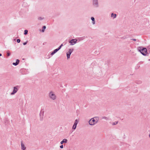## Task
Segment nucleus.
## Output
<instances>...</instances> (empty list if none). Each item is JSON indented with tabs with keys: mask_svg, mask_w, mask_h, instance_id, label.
<instances>
[{
	"mask_svg": "<svg viewBox=\"0 0 150 150\" xmlns=\"http://www.w3.org/2000/svg\"><path fill=\"white\" fill-rule=\"evenodd\" d=\"M138 50L144 56L146 55L147 52L146 48H143L142 47H139L138 48Z\"/></svg>",
	"mask_w": 150,
	"mask_h": 150,
	"instance_id": "obj_1",
	"label": "nucleus"
},
{
	"mask_svg": "<svg viewBox=\"0 0 150 150\" xmlns=\"http://www.w3.org/2000/svg\"><path fill=\"white\" fill-rule=\"evenodd\" d=\"M48 96L49 98L52 100H55L57 98V96L52 91H51L49 92Z\"/></svg>",
	"mask_w": 150,
	"mask_h": 150,
	"instance_id": "obj_2",
	"label": "nucleus"
},
{
	"mask_svg": "<svg viewBox=\"0 0 150 150\" xmlns=\"http://www.w3.org/2000/svg\"><path fill=\"white\" fill-rule=\"evenodd\" d=\"M44 112V110L43 109H42L40 111V120L41 121H42L43 119Z\"/></svg>",
	"mask_w": 150,
	"mask_h": 150,
	"instance_id": "obj_3",
	"label": "nucleus"
},
{
	"mask_svg": "<svg viewBox=\"0 0 150 150\" xmlns=\"http://www.w3.org/2000/svg\"><path fill=\"white\" fill-rule=\"evenodd\" d=\"M73 49H70L69 50V51L67 53V56L68 59L70 58V55L73 52Z\"/></svg>",
	"mask_w": 150,
	"mask_h": 150,
	"instance_id": "obj_4",
	"label": "nucleus"
},
{
	"mask_svg": "<svg viewBox=\"0 0 150 150\" xmlns=\"http://www.w3.org/2000/svg\"><path fill=\"white\" fill-rule=\"evenodd\" d=\"M89 123L90 125H93L95 124H96L95 121V118H92L89 121Z\"/></svg>",
	"mask_w": 150,
	"mask_h": 150,
	"instance_id": "obj_5",
	"label": "nucleus"
},
{
	"mask_svg": "<svg viewBox=\"0 0 150 150\" xmlns=\"http://www.w3.org/2000/svg\"><path fill=\"white\" fill-rule=\"evenodd\" d=\"M93 4L94 7H98V0H93Z\"/></svg>",
	"mask_w": 150,
	"mask_h": 150,
	"instance_id": "obj_6",
	"label": "nucleus"
},
{
	"mask_svg": "<svg viewBox=\"0 0 150 150\" xmlns=\"http://www.w3.org/2000/svg\"><path fill=\"white\" fill-rule=\"evenodd\" d=\"M18 88L19 87L18 86H16V87H14L13 91L11 93V95H13L16 93L18 90Z\"/></svg>",
	"mask_w": 150,
	"mask_h": 150,
	"instance_id": "obj_7",
	"label": "nucleus"
},
{
	"mask_svg": "<svg viewBox=\"0 0 150 150\" xmlns=\"http://www.w3.org/2000/svg\"><path fill=\"white\" fill-rule=\"evenodd\" d=\"M77 40L76 39H72L69 41V42L71 43V45H73L76 43Z\"/></svg>",
	"mask_w": 150,
	"mask_h": 150,
	"instance_id": "obj_8",
	"label": "nucleus"
},
{
	"mask_svg": "<svg viewBox=\"0 0 150 150\" xmlns=\"http://www.w3.org/2000/svg\"><path fill=\"white\" fill-rule=\"evenodd\" d=\"M59 50L58 49V48L54 50L53 52H52L51 53V55H54L55 53H56Z\"/></svg>",
	"mask_w": 150,
	"mask_h": 150,
	"instance_id": "obj_9",
	"label": "nucleus"
},
{
	"mask_svg": "<svg viewBox=\"0 0 150 150\" xmlns=\"http://www.w3.org/2000/svg\"><path fill=\"white\" fill-rule=\"evenodd\" d=\"M21 149L23 150H25L26 149V147L22 142H21Z\"/></svg>",
	"mask_w": 150,
	"mask_h": 150,
	"instance_id": "obj_10",
	"label": "nucleus"
},
{
	"mask_svg": "<svg viewBox=\"0 0 150 150\" xmlns=\"http://www.w3.org/2000/svg\"><path fill=\"white\" fill-rule=\"evenodd\" d=\"M67 140L66 139H64L60 143L61 144H62L64 143H66L67 142Z\"/></svg>",
	"mask_w": 150,
	"mask_h": 150,
	"instance_id": "obj_11",
	"label": "nucleus"
},
{
	"mask_svg": "<svg viewBox=\"0 0 150 150\" xmlns=\"http://www.w3.org/2000/svg\"><path fill=\"white\" fill-rule=\"evenodd\" d=\"M19 60L18 59H17L16 60V62L13 63V65L15 66H16L19 64Z\"/></svg>",
	"mask_w": 150,
	"mask_h": 150,
	"instance_id": "obj_12",
	"label": "nucleus"
},
{
	"mask_svg": "<svg viewBox=\"0 0 150 150\" xmlns=\"http://www.w3.org/2000/svg\"><path fill=\"white\" fill-rule=\"evenodd\" d=\"M111 17H113L114 18H116V14H114L113 13H112L111 14Z\"/></svg>",
	"mask_w": 150,
	"mask_h": 150,
	"instance_id": "obj_13",
	"label": "nucleus"
},
{
	"mask_svg": "<svg viewBox=\"0 0 150 150\" xmlns=\"http://www.w3.org/2000/svg\"><path fill=\"white\" fill-rule=\"evenodd\" d=\"M93 118H95V121L96 122V123H97L98 120V117H95Z\"/></svg>",
	"mask_w": 150,
	"mask_h": 150,
	"instance_id": "obj_14",
	"label": "nucleus"
},
{
	"mask_svg": "<svg viewBox=\"0 0 150 150\" xmlns=\"http://www.w3.org/2000/svg\"><path fill=\"white\" fill-rule=\"evenodd\" d=\"M79 122V120L78 119H76L75 121L74 125H77L78 122Z\"/></svg>",
	"mask_w": 150,
	"mask_h": 150,
	"instance_id": "obj_15",
	"label": "nucleus"
},
{
	"mask_svg": "<svg viewBox=\"0 0 150 150\" xmlns=\"http://www.w3.org/2000/svg\"><path fill=\"white\" fill-rule=\"evenodd\" d=\"M91 20L93 21V23L94 24L95 23V18L94 17H92L91 18Z\"/></svg>",
	"mask_w": 150,
	"mask_h": 150,
	"instance_id": "obj_16",
	"label": "nucleus"
},
{
	"mask_svg": "<svg viewBox=\"0 0 150 150\" xmlns=\"http://www.w3.org/2000/svg\"><path fill=\"white\" fill-rule=\"evenodd\" d=\"M118 123V121H115L112 123V125H117Z\"/></svg>",
	"mask_w": 150,
	"mask_h": 150,
	"instance_id": "obj_17",
	"label": "nucleus"
},
{
	"mask_svg": "<svg viewBox=\"0 0 150 150\" xmlns=\"http://www.w3.org/2000/svg\"><path fill=\"white\" fill-rule=\"evenodd\" d=\"M76 126L77 125L74 124L72 127V129H75L76 128Z\"/></svg>",
	"mask_w": 150,
	"mask_h": 150,
	"instance_id": "obj_18",
	"label": "nucleus"
},
{
	"mask_svg": "<svg viewBox=\"0 0 150 150\" xmlns=\"http://www.w3.org/2000/svg\"><path fill=\"white\" fill-rule=\"evenodd\" d=\"M102 119L106 120H108L109 119V118H108V117H106L105 116L103 117H102Z\"/></svg>",
	"mask_w": 150,
	"mask_h": 150,
	"instance_id": "obj_19",
	"label": "nucleus"
},
{
	"mask_svg": "<svg viewBox=\"0 0 150 150\" xmlns=\"http://www.w3.org/2000/svg\"><path fill=\"white\" fill-rule=\"evenodd\" d=\"M28 30H25L24 31V34L25 35H26L28 34Z\"/></svg>",
	"mask_w": 150,
	"mask_h": 150,
	"instance_id": "obj_20",
	"label": "nucleus"
},
{
	"mask_svg": "<svg viewBox=\"0 0 150 150\" xmlns=\"http://www.w3.org/2000/svg\"><path fill=\"white\" fill-rule=\"evenodd\" d=\"M46 28V27L45 26H44L43 27V29L42 30V32H43L44 31V29H45Z\"/></svg>",
	"mask_w": 150,
	"mask_h": 150,
	"instance_id": "obj_21",
	"label": "nucleus"
},
{
	"mask_svg": "<svg viewBox=\"0 0 150 150\" xmlns=\"http://www.w3.org/2000/svg\"><path fill=\"white\" fill-rule=\"evenodd\" d=\"M63 46V44H62L59 47H58V49L60 50L61 48V47Z\"/></svg>",
	"mask_w": 150,
	"mask_h": 150,
	"instance_id": "obj_22",
	"label": "nucleus"
},
{
	"mask_svg": "<svg viewBox=\"0 0 150 150\" xmlns=\"http://www.w3.org/2000/svg\"><path fill=\"white\" fill-rule=\"evenodd\" d=\"M38 19L39 20H42L43 19V18H42V17H39L38 18Z\"/></svg>",
	"mask_w": 150,
	"mask_h": 150,
	"instance_id": "obj_23",
	"label": "nucleus"
},
{
	"mask_svg": "<svg viewBox=\"0 0 150 150\" xmlns=\"http://www.w3.org/2000/svg\"><path fill=\"white\" fill-rule=\"evenodd\" d=\"M20 41H21V40H20V39H18L17 40V41L18 43L20 42Z\"/></svg>",
	"mask_w": 150,
	"mask_h": 150,
	"instance_id": "obj_24",
	"label": "nucleus"
},
{
	"mask_svg": "<svg viewBox=\"0 0 150 150\" xmlns=\"http://www.w3.org/2000/svg\"><path fill=\"white\" fill-rule=\"evenodd\" d=\"M10 53L9 52H7V56H10Z\"/></svg>",
	"mask_w": 150,
	"mask_h": 150,
	"instance_id": "obj_25",
	"label": "nucleus"
},
{
	"mask_svg": "<svg viewBox=\"0 0 150 150\" xmlns=\"http://www.w3.org/2000/svg\"><path fill=\"white\" fill-rule=\"evenodd\" d=\"M60 147L61 148V149H62L63 148V145H61L60 146Z\"/></svg>",
	"mask_w": 150,
	"mask_h": 150,
	"instance_id": "obj_26",
	"label": "nucleus"
},
{
	"mask_svg": "<svg viewBox=\"0 0 150 150\" xmlns=\"http://www.w3.org/2000/svg\"><path fill=\"white\" fill-rule=\"evenodd\" d=\"M131 40H132L134 41H136V39H131Z\"/></svg>",
	"mask_w": 150,
	"mask_h": 150,
	"instance_id": "obj_27",
	"label": "nucleus"
},
{
	"mask_svg": "<svg viewBox=\"0 0 150 150\" xmlns=\"http://www.w3.org/2000/svg\"><path fill=\"white\" fill-rule=\"evenodd\" d=\"M27 42H24V43H23V45H26L27 44Z\"/></svg>",
	"mask_w": 150,
	"mask_h": 150,
	"instance_id": "obj_28",
	"label": "nucleus"
},
{
	"mask_svg": "<svg viewBox=\"0 0 150 150\" xmlns=\"http://www.w3.org/2000/svg\"><path fill=\"white\" fill-rule=\"evenodd\" d=\"M147 48L148 49H150V45L148 46L147 47Z\"/></svg>",
	"mask_w": 150,
	"mask_h": 150,
	"instance_id": "obj_29",
	"label": "nucleus"
},
{
	"mask_svg": "<svg viewBox=\"0 0 150 150\" xmlns=\"http://www.w3.org/2000/svg\"><path fill=\"white\" fill-rule=\"evenodd\" d=\"M2 55V54H0V56H1Z\"/></svg>",
	"mask_w": 150,
	"mask_h": 150,
	"instance_id": "obj_30",
	"label": "nucleus"
}]
</instances>
